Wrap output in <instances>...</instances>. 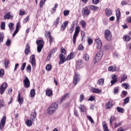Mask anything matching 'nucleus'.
Returning <instances> with one entry per match:
<instances>
[{
  "mask_svg": "<svg viewBox=\"0 0 131 131\" xmlns=\"http://www.w3.org/2000/svg\"><path fill=\"white\" fill-rule=\"evenodd\" d=\"M58 110V103L54 102L52 103L47 108V113L49 115H53Z\"/></svg>",
  "mask_w": 131,
  "mask_h": 131,
  "instance_id": "obj_1",
  "label": "nucleus"
},
{
  "mask_svg": "<svg viewBox=\"0 0 131 131\" xmlns=\"http://www.w3.org/2000/svg\"><path fill=\"white\" fill-rule=\"evenodd\" d=\"M80 31V27L79 26L77 27L73 37V42L74 45H75V42H76V37H77V35L79 34Z\"/></svg>",
  "mask_w": 131,
  "mask_h": 131,
  "instance_id": "obj_2",
  "label": "nucleus"
},
{
  "mask_svg": "<svg viewBox=\"0 0 131 131\" xmlns=\"http://www.w3.org/2000/svg\"><path fill=\"white\" fill-rule=\"evenodd\" d=\"M104 37L106 40H108V41L111 40L112 38V34H111L110 30L107 29L104 31Z\"/></svg>",
  "mask_w": 131,
  "mask_h": 131,
  "instance_id": "obj_3",
  "label": "nucleus"
},
{
  "mask_svg": "<svg viewBox=\"0 0 131 131\" xmlns=\"http://www.w3.org/2000/svg\"><path fill=\"white\" fill-rule=\"evenodd\" d=\"M91 11L89 10V7L86 6L82 9V14L83 17H88L90 15Z\"/></svg>",
  "mask_w": 131,
  "mask_h": 131,
  "instance_id": "obj_4",
  "label": "nucleus"
},
{
  "mask_svg": "<svg viewBox=\"0 0 131 131\" xmlns=\"http://www.w3.org/2000/svg\"><path fill=\"white\" fill-rule=\"evenodd\" d=\"M80 80V75L78 73H76L75 74V76L74 78L73 83L75 85H76L79 81Z\"/></svg>",
  "mask_w": 131,
  "mask_h": 131,
  "instance_id": "obj_5",
  "label": "nucleus"
},
{
  "mask_svg": "<svg viewBox=\"0 0 131 131\" xmlns=\"http://www.w3.org/2000/svg\"><path fill=\"white\" fill-rule=\"evenodd\" d=\"M59 58L60 60L59 61V65L64 64V63L67 61V59H66V57L62 53L59 55Z\"/></svg>",
  "mask_w": 131,
  "mask_h": 131,
  "instance_id": "obj_6",
  "label": "nucleus"
},
{
  "mask_svg": "<svg viewBox=\"0 0 131 131\" xmlns=\"http://www.w3.org/2000/svg\"><path fill=\"white\" fill-rule=\"evenodd\" d=\"M95 45L98 50L101 49L102 48V41H101V39L99 38L95 39Z\"/></svg>",
  "mask_w": 131,
  "mask_h": 131,
  "instance_id": "obj_7",
  "label": "nucleus"
},
{
  "mask_svg": "<svg viewBox=\"0 0 131 131\" xmlns=\"http://www.w3.org/2000/svg\"><path fill=\"white\" fill-rule=\"evenodd\" d=\"M8 86V84L7 83H3L1 86H0V94L3 95L4 93H5V91H6V89H7Z\"/></svg>",
  "mask_w": 131,
  "mask_h": 131,
  "instance_id": "obj_8",
  "label": "nucleus"
},
{
  "mask_svg": "<svg viewBox=\"0 0 131 131\" xmlns=\"http://www.w3.org/2000/svg\"><path fill=\"white\" fill-rule=\"evenodd\" d=\"M24 85L25 88H28L29 86H30V81L29 80V79H28V77H25V79L24 80Z\"/></svg>",
  "mask_w": 131,
  "mask_h": 131,
  "instance_id": "obj_9",
  "label": "nucleus"
},
{
  "mask_svg": "<svg viewBox=\"0 0 131 131\" xmlns=\"http://www.w3.org/2000/svg\"><path fill=\"white\" fill-rule=\"evenodd\" d=\"M6 116H4L1 120L0 122V129L2 130L5 127L6 124Z\"/></svg>",
  "mask_w": 131,
  "mask_h": 131,
  "instance_id": "obj_10",
  "label": "nucleus"
},
{
  "mask_svg": "<svg viewBox=\"0 0 131 131\" xmlns=\"http://www.w3.org/2000/svg\"><path fill=\"white\" fill-rule=\"evenodd\" d=\"M30 62L32 65V66H35L36 62H35V55L34 54L32 55L30 58Z\"/></svg>",
  "mask_w": 131,
  "mask_h": 131,
  "instance_id": "obj_11",
  "label": "nucleus"
},
{
  "mask_svg": "<svg viewBox=\"0 0 131 131\" xmlns=\"http://www.w3.org/2000/svg\"><path fill=\"white\" fill-rule=\"evenodd\" d=\"M116 15L117 17V21H119V19H120V17L121 16V13H120V10L118 8L116 10Z\"/></svg>",
  "mask_w": 131,
  "mask_h": 131,
  "instance_id": "obj_12",
  "label": "nucleus"
},
{
  "mask_svg": "<svg viewBox=\"0 0 131 131\" xmlns=\"http://www.w3.org/2000/svg\"><path fill=\"white\" fill-rule=\"evenodd\" d=\"M68 98H69V93H66L62 96L60 100V103H63V102H64L66 99H68Z\"/></svg>",
  "mask_w": 131,
  "mask_h": 131,
  "instance_id": "obj_13",
  "label": "nucleus"
},
{
  "mask_svg": "<svg viewBox=\"0 0 131 131\" xmlns=\"http://www.w3.org/2000/svg\"><path fill=\"white\" fill-rule=\"evenodd\" d=\"M29 53H30V47H29V43H27L25 50V55H27Z\"/></svg>",
  "mask_w": 131,
  "mask_h": 131,
  "instance_id": "obj_14",
  "label": "nucleus"
},
{
  "mask_svg": "<svg viewBox=\"0 0 131 131\" xmlns=\"http://www.w3.org/2000/svg\"><path fill=\"white\" fill-rule=\"evenodd\" d=\"M101 59L102 58H101V56H98V55H96L93 60L94 63L96 64V63H98V62H100Z\"/></svg>",
  "mask_w": 131,
  "mask_h": 131,
  "instance_id": "obj_15",
  "label": "nucleus"
},
{
  "mask_svg": "<svg viewBox=\"0 0 131 131\" xmlns=\"http://www.w3.org/2000/svg\"><path fill=\"white\" fill-rule=\"evenodd\" d=\"M24 101V99L23 97H21V94L20 93H18V102L20 104V105L23 104V102Z\"/></svg>",
  "mask_w": 131,
  "mask_h": 131,
  "instance_id": "obj_16",
  "label": "nucleus"
},
{
  "mask_svg": "<svg viewBox=\"0 0 131 131\" xmlns=\"http://www.w3.org/2000/svg\"><path fill=\"white\" fill-rule=\"evenodd\" d=\"M67 25H68V21H65L61 26V30L64 31L65 29H66V27H67Z\"/></svg>",
  "mask_w": 131,
  "mask_h": 131,
  "instance_id": "obj_17",
  "label": "nucleus"
},
{
  "mask_svg": "<svg viewBox=\"0 0 131 131\" xmlns=\"http://www.w3.org/2000/svg\"><path fill=\"white\" fill-rule=\"evenodd\" d=\"M13 18V14H11L10 12L7 13L5 15H4V19H12Z\"/></svg>",
  "mask_w": 131,
  "mask_h": 131,
  "instance_id": "obj_18",
  "label": "nucleus"
},
{
  "mask_svg": "<svg viewBox=\"0 0 131 131\" xmlns=\"http://www.w3.org/2000/svg\"><path fill=\"white\" fill-rule=\"evenodd\" d=\"M92 92L94 94H101V93H102V90L97 88H93Z\"/></svg>",
  "mask_w": 131,
  "mask_h": 131,
  "instance_id": "obj_19",
  "label": "nucleus"
},
{
  "mask_svg": "<svg viewBox=\"0 0 131 131\" xmlns=\"http://www.w3.org/2000/svg\"><path fill=\"white\" fill-rule=\"evenodd\" d=\"M105 15L107 16V17H109L112 15V11H111V9L106 8L105 9Z\"/></svg>",
  "mask_w": 131,
  "mask_h": 131,
  "instance_id": "obj_20",
  "label": "nucleus"
},
{
  "mask_svg": "<svg viewBox=\"0 0 131 131\" xmlns=\"http://www.w3.org/2000/svg\"><path fill=\"white\" fill-rule=\"evenodd\" d=\"M75 55H74V52H72L70 53V55H69L67 58H66V60H71L72 59H73L74 57H75Z\"/></svg>",
  "mask_w": 131,
  "mask_h": 131,
  "instance_id": "obj_21",
  "label": "nucleus"
},
{
  "mask_svg": "<svg viewBox=\"0 0 131 131\" xmlns=\"http://www.w3.org/2000/svg\"><path fill=\"white\" fill-rule=\"evenodd\" d=\"M36 44L38 46L43 47L44 42L42 40H38L36 41Z\"/></svg>",
  "mask_w": 131,
  "mask_h": 131,
  "instance_id": "obj_22",
  "label": "nucleus"
},
{
  "mask_svg": "<svg viewBox=\"0 0 131 131\" xmlns=\"http://www.w3.org/2000/svg\"><path fill=\"white\" fill-rule=\"evenodd\" d=\"M112 106H113V104L112 103V102L109 101L107 103H106L105 105V108L106 109H110V108H111Z\"/></svg>",
  "mask_w": 131,
  "mask_h": 131,
  "instance_id": "obj_23",
  "label": "nucleus"
},
{
  "mask_svg": "<svg viewBox=\"0 0 131 131\" xmlns=\"http://www.w3.org/2000/svg\"><path fill=\"white\" fill-rule=\"evenodd\" d=\"M102 126L104 131H109V129H108V126L106 124V122H102Z\"/></svg>",
  "mask_w": 131,
  "mask_h": 131,
  "instance_id": "obj_24",
  "label": "nucleus"
},
{
  "mask_svg": "<svg viewBox=\"0 0 131 131\" xmlns=\"http://www.w3.org/2000/svg\"><path fill=\"white\" fill-rule=\"evenodd\" d=\"M104 78H101L98 80L97 84L98 85H104Z\"/></svg>",
  "mask_w": 131,
  "mask_h": 131,
  "instance_id": "obj_25",
  "label": "nucleus"
},
{
  "mask_svg": "<svg viewBox=\"0 0 131 131\" xmlns=\"http://www.w3.org/2000/svg\"><path fill=\"white\" fill-rule=\"evenodd\" d=\"M26 124L27 126H31L32 125V119H31V120L27 119L26 121Z\"/></svg>",
  "mask_w": 131,
  "mask_h": 131,
  "instance_id": "obj_26",
  "label": "nucleus"
},
{
  "mask_svg": "<svg viewBox=\"0 0 131 131\" xmlns=\"http://www.w3.org/2000/svg\"><path fill=\"white\" fill-rule=\"evenodd\" d=\"M108 71H111L112 72H114L116 71V67L110 66L108 68Z\"/></svg>",
  "mask_w": 131,
  "mask_h": 131,
  "instance_id": "obj_27",
  "label": "nucleus"
},
{
  "mask_svg": "<svg viewBox=\"0 0 131 131\" xmlns=\"http://www.w3.org/2000/svg\"><path fill=\"white\" fill-rule=\"evenodd\" d=\"M46 94L48 97H51V96H53V91L50 90H47Z\"/></svg>",
  "mask_w": 131,
  "mask_h": 131,
  "instance_id": "obj_28",
  "label": "nucleus"
},
{
  "mask_svg": "<svg viewBox=\"0 0 131 131\" xmlns=\"http://www.w3.org/2000/svg\"><path fill=\"white\" fill-rule=\"evenodd\" d=\"M116 109L118 112L120 113H124V109H123V108L118 106L116 107Z\"/></svg>",
  "mask_w": 131,
  "mask_h": 131,
  "instance_id": "obj_29",
  "label": "nucleus"
},
{
  "mask_svg": "<svg viewBox=\"0 0 131 131\" xmlns=\"http://www.w3.org/2000/svg\"><path fill=\"white\" fill-rule=\"evenodd\" d=\"M8 27L10 30H11V31H13V30H14V23H9V24H8Z\"/></svg>",
  "mask_w": 131,
  "mask_h": 131,
  "instance_id": "obj_30",
  "label": "nucleus"
},
{
  "mask_svg": "<svg viewBox=\"0 0 131 131\" xmlns=\"http://www.w3.org/2000/svg\"><path fill=\"white\" fill-rule=\"evenodd\" d=\"M90 9L91 10H92V11H97V10H99V7L94 5H91L90 6Z\"/></svg>",
  "mask_w": 131,
  "mask_h": 131,
  "instance_id": "obj_31",
  "label": "nucleus"
},
{
  "mask_svg": "<svg viewBox=\"0 0 131 131\" xmlns=\"http://www.w3.org/2000/svg\"><path fill=\"white\" fill-rule=\"evenodd\" d=\"M75 25V21H73V25L71 27L70 31H69L70 33H72V32H73V31H74V26Z\"/></svg>",
  "mask_w": 131,
  "mask_h": 131,
  "instance_id": "obj_32",
  "label": "nucleus"
},
{
  "mask_svg": "<svg viewBox=\"0 0 131 131\" xmlns=\"http://www.w3.org/2000/svg\"><path fill=\"white\" fill-rule=\"evenodd\" d=\"M47 34L49 38V42L50 43H52L53 42V37H52V36L51 35V32H48Z\"/></svg>",
  "mask_w": 131,
  "mask_h": 131,
  "instance_id": "obj_33",
  "label": "nucleus"
},
{
  "mask_svg": "<svg viewBox=\"0 0 131 131\" xmlns=\"http://www.w3.org/2000/svg\"><path fill=\"white\" fill-rule=\"evenodd\" d=\"M59 22H60V17H58L55 20L54 23V25L55 26H58V25L59 24Z\"/></svg>",
  "mask_w": 131,
  "mask_h": 131,
  "instance_id": "obj_34",
  "label": "nucleus"
},
{
  "mask_svg": "<svg viewBox=\"0 0 131 131\" xmlns=\"http://www.w3.org/2000/svg\"><path fill=\"white\" fill-rule=\"evenodd\" d=\"M80 24L81 25L82 27L83 28H85V27L86 26V24L84 21V20H82L80 21Z\"/></svg>",
  "mask_w": 131,
  "mask_h": 131,
  "instance_id": "obj_35",
  "label": "nucleus"
},
{
  "mask_svg": "<svg viewBox=\"0 0 131 131\" xmlns=\"http://www.w3.org/2000/svg\"><path fill=\"white\" fill-rule=\"evenodd\" d=\"M1 28L2 30H5L6 29V23L3 21L1 23Z\"/></svg>",
  "mask_w": 131,
  "mask_h": 131,
  "instance_id": "obj_36",
  "label": "nucleus"
},
{
  "mask_svg": "<svg viewBox=\"0 0 131 131\" xmlns=\"http://www.w3.org/2000/svg\"><path fill=\"white\" fill-rule=\"evenodd\" d=\"M83 59L85 61H89L90 60V55H89V54H88L86 53L84 54Z\"/></svg>",
  "mask_w": 131,
  "mask_h": 131,
  "instance_id": "obj_37",
  "label": "nucleus"
},
{
  "mask_svg": "<svg viewBox=\"0 0 131 131\" xmlns=\"http://www.w3.org/2000/svg\"><path fill=\"white\" fill-rule=\"evenodd\" d=\"M123 40L125 41H129V40H130V37L129 36L124 35L123 36Z\"/></svg>",
  "mask_w": 131,
  "mask_h": 131,
  "instance_id": "obj_38",
  "label": "nucleus"
},
{
  "mask_svg": "<svg viewBox=\"0 0 131 131\" xmlns=\"http://www.w3.org/2000/svg\"><path fill=\"white\" fill-rule=\"evenodd\" d=\"M115 119H116V118L114 116H111L110 121V124H111V125H112V123L114 121V120H115Z\"/></svg>",
  "mask_w": 131,
  "mask_h": 131,
  "instance_id": "obj_39",
  "label": "nucleus"
},
{
  "mask_svg": "<svg viewBox=\"0 0 131 131\" xmlns=\"http://www.w3.org/2000/svg\"><path fill=\"white\" fill-rule=\"evenodd\" d=\"M126 78H127V76L125 74H123V76L121 79V82H123V81H124Z\"/></svg>",
  "mask_w": 131,
  "mask_h": 131,
  "instance_id": "obj_40",
  "label": "nucleus"
},
{
  "mask_svg": "<svg viewBox=\"0 0 131 131\" xmlns=\"http://www.w3.org/2000/svg\"><path fill=\"white\" fill-rule=\"evenodd\" d=\"M88 119L91 122V123L95 124V121H94V119H93V118L91 116H86Z\"/></svg>",
  "mask_w": 131,
  "mask_h": 131,
  "instance_id": "obj_41",
  "label": "nucleus"
},
{
  "mask_svg": "<svg viewBox=\"0 0 131 131\" xmlns=\"http://www.w3.org/2000/svg\"><path fill=\"white\" fill-rule=\"evenodd\" d=\"M4 33L0 32V42H3L4 41Z\"/></svg>",
  "mask_w": 131,
  "mask_h": 131,
  "instance_id": "obj_42",
  "label": "nucleus"
},
{
  "mask_svg": "<svg viewBox=\"0 0 131 131\" xmlns=\"http://www.w3.org/2000/svg\"><path fill=\"white\" fill-rule=\"evenodd\" d=\"M32 116L33 118H31V119H32V121H34L36 117V112H35V111L32 113Z\"/></svg>",
  "mask_w": 131,
  "mask_h": 131,
  "instance_id": "obj_43",
  "label": "nucleus"
},
{
  "mask_svg": "<svg viewBox=\"0 0 131 131\" xmlns=\"http://www.w3.org/2000/svg\"><path fill=\"white\" fill-rule=\"evenodd\" d=\"M47 1V0H41L40 2V8H42V7H43V5H45V4L46 3V2Z\"/></svg>",
  "mask_w": 131,
  "mask_h": 131,
  "instance_id": "obj_44",
  "label": "nucleus"
},
{
  "mask_svg": "<svg viewBox=\"0 0 131 131\" xmlns=\"http://www.w3.org/2000/svg\"><path fill=\"white\" fill-rule=\"evenodd\" d=\"M31 97H33L35 96V90L34 89H32L30 92Z\"/></svg>",
  "mask_w": 131,
  "mask_h": 131,
  "instance_id": "obj_45",
  "label": "nucleus"
},
{
  "mask_svg": "<svg viewBox=\"0 0 131 131\" xmlns=\"http://www.w3.org/2000/svg\"><path fill=\"white\" fill-rule=\"evenodd\" d=\"M129 99L130 97H126L124 100V104L125 105L126 104H127V103H128V102H129Z\"/></svg>",
  "mask_w": 131,
  "mask_h": 131,
  "instance_id": "obj_46",
  "label": "nucleus"
},
{
  "mask_svg": "<svg viewBox=\"0 0 131 131\" xmlns=\"http://www.w3.org/2000/svg\"><path fill=\"white\" fill-rule=\"evenodd\" d=\"M46 69L47 71H51L52 69V66H51V64H47L46 67Z\"/></svg>",
  "mask_w": 131,
  "mask_h": 131,
  "instance_id": "obj_47",
  "label": "nucleus"
},
{
  "mask_svg": "<svg viewBox=\"0 0 131 131\" xmlns=\"http://www.w3.org/2000/svg\"><path fill=\"white\" fill-rule=\"evenodd\" d=\"M81 112H85V108H84V105H80V107H79Z\"/></svg>",
  "mask_w": 131,
  "mask_h": 131,
  "instance_id": "obj_48",
  "label": "nucleus"
},
{
  "mask_svg": "<svg viewBox=\"0 0 131 131\" xmlns=\"http://www.w3.org/2000/svg\"><path fill=\"white\" fill-rule=\"evenodd\" d=\"M82 65V60H78L77 62L76 67H78V66H81Z\"/></svg>",
  "mask_w": 131,
  "mask_h": 131,
  "instance_id": "obj_49",
  "label": "nucleus"
},
{
  "mask_svg": "<svg viewBox=\"0 0 131 131\" xmlns=\"http://www.w3.org/2000/svg\"><path fill=\"white\" fill-rule=\"evenodd\" d=\"M43 48V46H37V51L38 53H40L41 52V50H42V48Z\"/></svg>",
  "mask_w": 131,
  "mask_h": 131,
  "instance_id": "obj_50",
  "label": "nucleus"
},
{
  "mask_svg": "<svg viewBox=\"0 0 131 131\" xmlns=\"http://www.w3.org/2000/svg\"><path fill=\"white\" fill-rule=\"evenodd\" d=\"M96 56H98V57L101 56V58L103 57V51H99L96 54Z\"/></svg>",
  "mask_w": 131,
  "mask_h": 131,
  "instance_id": "obj_51",
  "label": "nucleus"
},
{
  "mask_svg": "<svg viewBox=\"0 0 131 131\" xmlns=\"http://www.w3.org/2000/svg\"><path fill=\"white\" fill-rule=\"evenodd\" d=\"M25 67H26V62H24L23 63L20 68V70H21V71H24V69H25Z\"/></svg>",
  "mask_w": 131,
  "mask_h": 131,
  "instance_id": "obj_52",
  "label": "nucleus"
},
{
  "mask_svg": "<svg viewBox=\"0 0 131 131\" xmlns=\"http://www.w3.org/2000/svg\"><path fill=\"white\" fill-rule=\"evenodd\" d=\"M122 86H124L125 90H127L129 85L128 83H123L122 84Z\"/></svg>",
  "mask_w": 131,
  "mask_h": 131,
  "instance_id": "obj_53",
  "label": "nucleus"
},
{
  "mask_svg": "<svg viewBox=\"0 0 131 131\" xmlns=\"http://www.w3.org/2000/svg\"><path fill=\"white\" fill-rule=\"evenodd\" d=\"M84 48L82 46V45L80 44L78 46V51H82Z\"/></svg>",
  "mask_w": 131,
  "mask_h": 131,
  "instance_id": "obj_54",
  "label": "nucleus"
},
{
  "mask_svg": "<svg viewBox=\"0 0 131 131\" xmlns=\"http://www.w3.org/2000/svg\"><path fill=\"white\" fill-rule=\"evenodd\" d=\"M5 106V102H4V100H0V108H3Z\"/></svg>",
  "mask_w": 131,
  "mask_h": 131,
  "instance_id": "obj_55",
  "label": "nucleus"
},
{
  "mask_svg": "<svg viewBox=\"0 0 131 131\" xmlns=\"http://www.w3.org/2000/svg\"><path fill=\"white\" fill-rule=\"evenodd\" d=\"M29 21V15L27 16V17L24 19V23H27Z\"/></svg>",
  "mask_w": 131,
  "mask_h": 131,
  "instance_id": "obj_56",
  "label": "nucleus"
},
{
  "mask_svg": "<svg viewBox=\"0 0 131 131\" xmlns=\"http://www.w3.org/2000/svg\"><path fill=\"white\" fill-rule=\"evenodd\" d=\"M84 99V95L83 94H81L80 95V102L81 103L82 101H83V99Z\"/></svg>",
  "mask_w": 131,
  "mask_h": 131,
  "instance_id": "obj_57",
  "label": "nucleus"
},
{
  "mask_svg": "<svg viewBox=\"0 0 131 131\" xmlns=\"http://www.w3.org/2000/svg\"><path fill=\"white\" fill-rule=\"evenodd\" d=\"M70 11L69 10H64L63 11L64 16H68Z\"/></svg>",
  "mask_w": 131,
  "mask_h": 131,
  "instance_id": "obj_58",
  "label": "nucleus"
},
{
  "mask_svg": "<svg viewBox=\"0 0 131 131\" xmlns=\"http://www.w3.org/2000/svg\"><path fill=\"white\" fill-rule=\"evenodd\" d=\"M9 60L8 59H5V67L6 68H7V67H8V66L9 65Z\"/></svg>",
  "mask_w": 131,
  "mask_h": 131,
  "instance_id": "obj_59",
  "label": "nucleus"
},
{
  "mask_svg": "<svg viewBox=\"0 0 131 131\" xmlns=\"http://www.w3.org/2000/svg\"><path fill=\"white\" fill-rule=\"evenodd\" d=\"M88 45H89V46H91V45L93 43V39H92V38H89L88 40Z\"/></svg>",
  "mask_w": 131,
  "mask_h": 131,
  "instance_id": "obj_60",
  "label": "nucleus"
},
{
  "mask_svg": "<svg viewBox=\"0 0 131 131\" xmlns=\"http://www.w3.org/2000/svg\"><path fill=\"white\" fill-rule=\"evenodd\" d=\"M5 75V70L4 69H1L0 70V76H4Z\"/></svg>",
  "mask_w": 131,
  "mask_h": 131,
  "instance_id": "obj_61",
  "label": "nucleus"
},
{
  "mask_svg": "<svg viewBox=\"0 0 131 131\" xmlns=\"http://www.w3.org/2000/svg\"><path fill=\"white\" fill-rule=\"evenodd\" d=\"M116 82H117V80L115 79V80H112L111 81V86L113 85V84H115V83H116Z\"/></svg>",
  "mask_w": 131,
  "mask_h": 131,
  "instance_id": "obj_62",
  "label": "nucleus"
},
{
  "mask_svg": "<svg viewBox=\"0 0 131 131\" xmlns=\"http://www.w3.org/2000/svg\"><path fill=\"white\" fill-rule=\"evenodd\" d=\"M11 45V40L8 39L6 41V45L7 46V47H9Z\"/></svg>",
  "mask_w": 131,
  "mask_h": 131,
  "instance_id": "obj_63",
  "label": "nucleus"
},
{
  "mask_svg": "<svg viewBox=\"0 0 131 131\" xmlns=\"http://www.w3.org/2000/svg\"><path fill=\"white\" fill-rule=\"evenodd\" d=\"M19 13L20 16H23V15H25V11H22V10H19Z\"/></svg>",
  "mask_w": 131,
  "mask_h": 131,
  "instance_id": "obj_64",
  "label": "nucleus"
}]
</instances>
